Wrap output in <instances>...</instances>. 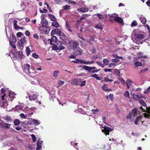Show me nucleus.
Returning a JSON list of instances; mask_svg holds the SVG:
<instances>
[{"instance_id":"nucleus-1","label":"nucleus","mask_w":150,"mask_h":150,"mask_svg":"<svg viewBox=\"0 0 150 150\" xmlns=\"http://www.w3.org/2000/svg\"><path fill=\"white\" fill-rule=\"evenodd\" d=\"M39 30L42 34H47L49 33L50 29L46 26H41L39 27Z\"/></svg>"},{"instance_id":"nucleus-2","label":"nucleus","mask_w":150,"mask_h":150,"mask_svg":"<svg viewBox=\"0 0 150 150\" xmlns=\"http://www.w3.org/2000/svg\"><path fill=\"white\" fill-rule=\"evenodd\" d=\"M69 45L74 50L76 48H77L79 47V43L74 40H71L69 42Z\"/></svg>"},{"instance_id":"nucleus-3","label":"nucleus","mask_w":150,"mask_h":150,"mask_svg":"<svg viewBox=\"0 0 150 150\" xmlns=\"http://www.w3.org/2000/svg\"><path fill=\"white\" fill-rule=\"evenodd\" d=\"M25 38V36L22 37L18 42V45L19 47H23V45L26 43Z\"/></svg>"},{"instance_id":"nucleus-4","label":"nucleus","mask_w":150,"mask_h":150,"mask_svg":"<svg viewBox=\"0 0 150 150\" xmlns=\"http://www.w3.org/2000/svg\"><path fill=\"white\" fill-rule=\"evenodd\" d=\"M110 17L111 18V19H110V20L111 21H115L120 23H121V24H123V20L122 18H120V17H113L112 15L110 16Z\"/></svg>"},{"instance_id":"nucleus-5","label":"nucleus","mask_w":150,"mask_h":150,"mask_svg":"<svg viewBox=\"0 0 150 150\" xmlns=\"http://www.w3.org/2000/svg\"><path fill=\"white\" fill-rule=\"evenodd\" d=\"M30 66L29 64H25L24 65V71L28 74L33 73L30 71Z\"/></svg>"},{"instance_id":"nucleus-6","label":"nucleus","mask_w":150,"mask_h":150,"mask_svg":"<svg viewBox=\"0 0 150 150\" xmlns=\"http://www.w3.org/2000/svg\"><path fill=\"white\" fill-rule=\"evenodd\" d=\"M85 68H86L87 69V71H88L89 72H91L92 73H95L97 72L98 71L100 70V69L96 70L94 71H92L93 69H96L95 67H89L88 66H85Z\"/></svg>"},{"instance_id":"nucleus-7","label":"nucleus","mask_w":150,"mask_h":150,"mask_svg":"<svg viewBox=\"0 0 150 150\" xmlns=\"http://www.w3.org/2000/svg\"><path fill=\"white\" fill-rule=\"evenodd\" d=\"M135 40L137 41H139L143 39L144 36L142 34H137L134 33L133 35Z\"/></svg>"},{"instance_id":"nucleus-8","label":"nucleus","mask_w":150,"mask_h":150,"mask_svg":"<svg viewBox=\"0 0 150 150\" xmlns=\"http://www.w3.org/2000/svg\"><path fill=\"white\" fill-rule=\"evenodd\" d=\"M103 128V129H102V132L104 133V134H106V136L107 135H109V132H110L112 130V129L106 126H105Z\"/></svg>"},{"instance_id":"nucleus-9","label":"nucleus","mask_w":150,"mask_h":150,"mask_svg":"<svg viewBox=\"0 0 150 150\" xmlns=\"http://www.w3.org/2000/svg\"><path fill=\"white\" fill-rule=\"evenodd\" d=\"M74 54L76 55H81L83 53L82 50L79 47L77 48H76L74 50Z\"/></svg>"},{"instance_id":"nucleus-10","label":"nucleus","mask_w":150,"mask_h":150,"mask_svg":"<svg viewBox=\"0 0 150 150\" xmlns=\"http://www.w3.org/2000/svg\"><path fill=\"white\" fill-rule=\"evenodd\" d=\"M82 81V80L80 79H75L71 81V83L72 84L77 86L79 85V83Z\"/></svg>"},{"instance_id":"nucleus-11","label":"nucleus","mask_w":150,"mask_h":150,"mask_svg":"<svg viewBox=\"0 0 150 150\" xmlns=\"http://www.w3.org/2000/svg\"><path fill=\"white\" fill-rule=\"evenodd\" d=\"M28 96L29 98V100L31 101H33L36 100L38 96L36 93L33 94L32 96L30 94H28Z\"/></svg>"},{"instance_id":"nucleus-12","label":"nucleus","mask_w":150,"mask_h":150,"mask_svg":"<svg viewBox=\"0 0 150 150\" xmlns=\"http://www.w3.org/2000/svg\"><path fill=\"white\" fill-rule=\"evenodd\" d=\"M57 40V38L56 36H52L51 39H50V43L51 45H53L54 44L52 42L54 43L56 42Z\"/></svg>"},{"instance_id":"nucleus-13","label":"nucleus","mask_w":150,"mask_h":150,"mask_svg":"<svg viewBox=\"0 0 150 150\" xmlns=\"http://www.w3.org/2000/svg\"><path fill=\"white\" fill-rule=\"evenodd\" d=\"M145 108H146L144 109L142 108V107H141L140 108L143 112H146L150 114V107H147L146 106Z\"/></svg>"},{"instance_id":"nucleus-14","label":"nucleus","mask_w":150,"mask_h":150,"mask_svg":"<svg viewBox=\"0 0 150 150\" xmlns=\"http://www.w3.org/2000/svg\"><path fill=\"white\" fill-rule=\"evenodd\" d=\"M130 113H131L132 116H136L137 115V109L136 108H134L133 109L132 112Z\"/></svg>"},{"instance_id":"nucleus-15","label":"nucleus","mask_w":150,"mask_h":150,"mask_svg":"<svg viewBox=\"0 0 150 150\" xmlns=\"http://www.w3.org/2000/svg\"><path fill=\"white\" fill-rule=\"evenodd\" d=\"M142 115L137 116L134 121V123L136 125H138L139 121L142 119Z\"/></svg>"},{"instance_id":"nucleus-16","label":"nucleus","mask_w":150,"mask_h":150,"mask_svg":"<svg viewBox=\"0 0 150 150\" xmlns=\"http://www.w3.org/2000/svg\"><path fill=\"white\" fill-rule=\"evenodd\" d=\"M31 122L32 123L35 125H38L40 123V121H39L38 120L35 119L32 120Z\"/></svg>"},{"instance_id":"nucleus-17","label":"nucleus","mask_w":150,"mask_h":150,"mask_svg":"<svg viewBox=\"0 0 150 150\" xmlns=\"http://www.w3.org/2000/svg\"><path fill=\"white\" fill-rule=\"evenodd\" d=\"M108 86L107 84H104L103 86L102 87L103 89L106 91H112V90L110 88H108L107 86Z\"/></svg>"},{"instance_id":"nucleus-18","label":"nucleus","mask_w":150,"mask_h":150,"mask_svg":"<svg viewBox=\"0 0 150 150\" xmlns=\"http://www.w3.org/2000/svg\"><path fill=\"white\" fill-rule=\"evenodd\" d=\"M132 82L130 79H128L126 82V83L127 85V87L128 88H129L130 86L132 84Z\"/></svg>"},{"instance_id":"nucleus-19","label":"nucleus","mask_w":150,"mask_h":150,"mask_svg":"<svg viewBox=\"0 0 150 150\" xmlns=\"http://www.w3.org/2000/svg\"><path fill=\"white\" fill-rule=\"evenodd\" d=\"M76 61L70 60L71 62H73L74 63H80L82 64L83 63V61L82 60L79 59H76Z\"/></svg>"},{"instance_id":"nucleus-20","label":"nucleus","mask_w":150,"mask_h":150,"mask_svg":"<svg viewBox=\"0 0 150 150\" xmlns=\"http://www.w3.org/2000/svg\"><path fill=\"white\" fill-rule=\"evenodd\" d=\"M10 38L11 39L10 41L13 42H15L16 41V39L14 35L13 34H11L10 35Z\"/></svg>"},{"instance_id":"nucleus-21","label":"nucleus","mask_w":150,"mask_h":150,"mask_svg":"<svg viewBox=\"0 0 150 150\" xmlns=\"http://www.w3.org/2000/svg\"><path fill=\"white\" fill-rule=\"evenodd\" d=\"M16 53L18 55V57H19L20 58H23V55L22 52L20 51H17L16 52Z\"/></svg>"},{"instance_id":"nucleus-22","label":"nucleus","mask_w":150,"mask_h":150,"mask_svg":"<svg viewBox=\"0 0 150 150\" xmlns=\"http://www.w3.org/2000/svg\"><path fill=\"white\" fill-rule=\"evenodd\" d=\"M78 10L82 12H87L88 10V8H83L78 9Z\"/></svg>"},{"instance_id":"nucleus-23","label":"nucleus","mask_w":150,"mask_h":150,"mask_svg":"<svg viewBox=\"0 0 150 150\" xmlns=\"http://www.w3.org/2000/svg\"><path fill=\"white\" fill-rule=\"evenodd\" d=\"M42 26H46L48 24L47 21L46 19H43L41 21Z\"/></svg>"},{"instance_id":"nucleus-24","label":"nucleus","mask_w":150,"mask_h":150,"mask_svg":"<svg viewBox=\"0 0 150 150\" xmlns=\"http://www.w3.org/2000/svg\"><path fill=\"white\" fill-rule=\"evenodd\" d=\"M52 25L55 28H57L59 26L58 23L56 21H54V22L52 23Z\"/></svg>"},{"instance_id":"nucleus-25","label":"nucleus","mask_w":150,"mask_h":150,"mask_svg":"<svg viewBox=\"0 0 150 150\" xmlns=\"http://www.w3.org/2000/svg\"><path fill=\"white\" fill-rule=\"evenodd\" d=\"M42 148L41 143L38 142H37V143L36 150H40Z\"/></svg>"},{"instance_id":"nucleus-26","label":"nucleus","mask_w":150,"mask_h":150,"mask_svg":"<svg viewBox=\"0 0 150 150\" xmlns=\"http://www.w3.org/2000/svg\"><path fill=\"white\" fill-rule=\"evenodd\" d=\"M140 20L141 22L144 24H146V19L143 17H140Z\"/></svg>"},{"instance_id":"nucleus-27","label":"nucleus","mask_w":150,"mask_h":150,"mask_svg":"<svg viewBox=\"0 0 150 150\" xmlns=\"http://www.w3.org/2000/svg\"><path fill=\"white\" fill-rule=\"evenodd\" d=\"M88 16L89 15L88 14H83L81 18H80V20L81 21H82L83 20L85 19L86 18L88 17Z\"/></svg>"},{"instance_id":"nucleus-28","label":"nucleus","mask_w":150,"mask_h":150,"mask_svg":"<svg viewBox=\"0 0 150 150\" xmlns=\"http://www.w3.org/2000/svg\"><path fill=\"white\" fill-rule=\"evenodd\" d=\"M17 21L16 20H15L13 21V26L16 29H17L19 28V27L17 24Z\"/></svg>"},{"instance_id":"nucleus-29","label":"nucleus","mask_w":150,"mask_h":150,"mask_svg":"<svg viewBox=\"0 0 150 150\" xmlns=\"http://www.w3.org/2000/svg\"><path fill=\"white\" fill-rule=\"evenodd\" d=\"M137 54L139 56L138 58H141L142 57L146 58L147 57V56L146 55L143 56V53L141 52H138L137 53Z\"/></svg>"},{"instance_id":"nucleus-30","label":"nucleus","mask_w":150,"mask_h":150,"mask_svg":"<svg viewBox=\"0 0 150 150\" xmlns=\"http://www.w3.org/2000/svg\"><path fill=\"white\" fill-rule=\"evenodd\" d=\"M48 16L50 17L51 20L52 21H54L56 19V18L54 15L49 14Z\"/></svg>"},{"instance_id":"nucleus-31","label":"nucleus","mask_w":150,"mask_h":150,"mask_svg":"<svg viewBox=\"0 0 150 150\" xmlns=\"http://www.w3.org/2000/svg\"><path fill=\"white\" fill-rule=\"evenodd\" d=\"M139 102L143 106L146 107L147 105L145 102L142 100H139Z\"/></svg>"},{"instance_id":"nucleus-32","label":"nucleus","mask_w":150,"mask_h":150,"mask_svg":"<svg viewBox=\"0 0 150 150\" xmlns=\"http://www.w3.org/2000/svg\"><path fill=\"white\" fill-rule=\"evenodd\" d=\"M94 40V38L92 37L88 40H87V42L90 44L93 45V44Z\"/></svg>"},{"instance_id":"nucleus-33","label":"nucleus","mask_w":150,"mask_h":150,"mask_svg":"<svg viewBox=\"0 0 150 150\" xmlns=\"http://www.w3.org/2000/svg\"><path fill=\"white\" fill-rule=\"evenodd\" d=\"M60 39H61L62 40V41L63 42H65V40L66 39V38H67V36H66L65 35H64L62 34L60 35Z\"/></svg>"},{"instance_id":"nucleus-34","label":"nucleus","mask_w":150,"mask_h":150,"mask_svg":"<svg viewBox=\"0 0 150 150\" xmlns=\"http://www.w3.org/2000/svg\"><path fill=\"white\" fill-rule=\"evenodd\" d=\"M91 77H94L96 79L98 80H101V79L100 77H98V75L96 74H92L91 75Z\"/></svg>"},{"instance_id":"nucleus-35","label":"nucleus","mask_w":150,"mask_h":150,"mask_svg":"<svg viewBox=\"0 0 150 150\" xmlns=\"http://www.w3.org/2000/svg\"><path fill=\"white\" fill-rule=\"evenodd\" d=\"M11 125L9 124L5 123L3 128L5 129H8L10 127Z\"/></svg>"},{"instance_id":"nucleus-36","label":"nucleus","mask_w":150,"mask_h":150,"mask_svg":"<svg viewBox=\"0 0 150 150\" xmlns=\"http://www.w3.org/2000/svg\"><path fill=\"white\" fill-rule=\"evenodd\" d=\"M55 30L56 31V33L60 35L62 33V31L60 29L56 28L55 29Z\"/></svg>"},{"instance_id":"nucleus-37","label":"nucleus","mask_w":150,"mask_h":150,"mask_svg":"<svg viewBox=\"0 0 150 150\" xmlns=\"http://www.w3.org/2000/svg\"><path fill=\"white\" fill-rule=\"evenodd\" d=\"M8 100L12 102L13 99H14V98L13 96H12L11 97V94L10 92L9 93V95H8Z\"/></svg>"},{"instance_id":"nucleus-38","label":"nucleus","mask_w":150,"mask_h":150,"mask_svg":"<svg viewBox=\"0 0 150 150\" xmlns=\"http://www.w3.org/2000/svg\"><path fill=\"white\" fill-rule=\"evenodd\" d=\"M103 62L104 64L108 65L109 64V61L106 59H104L103 60Z\"/></svg>"},{"instance_id":"nucleus-39","label":"nucleus","mask_w":150,"mask_h":150,"mask_svg":"<svg viewBox=\"0 0 150 150\" xmlns=\"http://www.w3.org/2000/svg\"><path fill=\"white\" fill-rule=\"evenodd\" d=\"M96 15L98 16V18L99 19L102 20L103 19V16L100 13H98L96 14Z\"/></svg>"},{"instance_id":"nucleus-40","label":"nucleus","mask_w":150,"mask_h":150,"mask_svg":"<svg viewBox=\"0 0 150 150\" xmlns=\"http://www.w3.org/2000/svg\"><path fill=\"white\" fill-rule=\"evenodd\" d=\"M94 63V62L93 61L85 62L84 60L83 61V63L86 64H92Z\"/></svg>"},{"instance_id":"nucleus-41","label":"nucleus","mask_w":150,"mask_h":150,"mask_svg":"<svg viewBox=\"0 0 150 150\" xmlns=\"http://www.w3.org/2000/svg\"><path fill=\"white\" fill-rule=\"evenodd\" d=\"M26 52L27 55V56H28L30 54V50L29 47H26Z\"/></svg>"},{"instance_id":"nucleus-42","label":"nucleus","mask_w":150,"mask_h":150,"mask_svg":"<svg viewBox=\"0 0 150 150\" xmlns=\"http://www.w3.org/2000/svg\"><path fill=\"white\" fill-rule=\"evenodd\" d=\"M14 124L15 125H18L20 123V121L18 119H16L13 122Z\"/></svg>"},{"instance_id":"nucleus-43","label":"nucleus","mask_w":150,"mask_h":150,"mask_svg":"<svg viewBox=\"0 0 150 150\" xmlns=\"http://www.w3.org/2000/svg\"><path fill=\"white\" fill-rule=\"evenodd\" d=\"M95 27L96 28L102 30L103 28L102 26H101L100 24H97L96 25Z\"/></svg>"},{"instance_id":"nucleus-44","label":"nucleus","mask_w":150,"mask_h":150,"mask_svg":"<svg viewBox=\"0 0 150 150\" xmlns=\"http://www.w3.org/2000/svg\"><path fill=\"white\" fill-rule=\"evenodd\" d=\"M124 96L127 98H129V92L128 91H126L124 93Z\"/></svg>"},{"instance_id":"nucleus-45","label":"nucleus","mask_w":150,"mask_h":150,"mask_svg":"<svg viewBox=\"0 0 150 150\" xmlns=\"http://www.w3.org/2000/svg\"><path fill=\"white\" fill-rule=\"evenodd\" d=\"M134 65L135 66H142V63L141 62H136L134 63Z\"/></svg>"},{"instance_id":"nucleus-46","label":"nucleus","mask_w":150,"mask_h":150,"mask_svg":"<svg viewBox=\"0 0 150 150\" xmlns=\"http://www.w3.org/2000/svg\"><path fill=\"white\" fill-rule=\"evenodd\" d=\"M59 73V71L58 70L55 71L53 73L54 76L55 77H57L58 74Z\"/></svg>"},{"instance_id":"nucleus-47","label":"nucleus","mask_w":150,"mask_h":150,"mask_svg":"<svg viewBox=\"0 0 150 150\" xmlns=\"http://www.w3.org/2000/svg\"><path fill=\"white\" fill-rule=\"evenodd\" d=\"M9 43L10 45L14 49L16 48V46L12 42L9 41Z\"/></svg>"},{"instance_id":"nucleus-48","label":"nucleus","mask_w":150,"mask_h":150,"mask_svg":"<svg viewBox=\"0 0 150 150\" xmlns=\"http://www.w3.org/2000/svg\"><path fill=\"white\" fill-rule=\"evenodd\" d=\"M150 92V88L149 86L145 90L144 93L145 94H147Z\"/></svg>"},{"instance_id":"nucleus-49","label":"nucleus","mask_w":150,"mask_h":150,"mask_svg":"<svg viewBox=\"0 0 150 150\" xmlns=\"http://www.w3.org/2000/svg\"><path fill=\"white\" fill-rule=\"evenodd\" d=\"M104 81L105 82L107 81H111L112 82L113 81L112 79H109L108 78L105 77L104 78Z\"/></svg>"},{"instance_id":"nucleus-50","label":"nucleus","mask_w":150,"mask_h":150,"mask_svg":"<svg viewBox=\"0 0 150 150\" xmlns=\"http://www.w3.org/2000/svg\"><path fill=\"white\" fill-rule=\"evenodd\" d=\"M80 83H79V85H80V86H83L85 85L86 83V81L84 80L83 81H82Z\"/></svg>"},{"instance_id":"nucleus-51","label":"nucleus","mask_w":150,"mask_h":150,"mask_svg":"<svg viewBox=\"0 0 150 150\" xmlns=\"http://www.w3.org/2000/svg\"><path fill=\"white\" fill-rule=\"evenodd\" d=\"M64 9L66 10H69L70 8V6L68 5H66L63 7Z\"/></svg>"},{"instance_id":"nucleus-52","label":"nucleus","mask_w":150,"mask_h":150,"mask_svg":"<svg viewBox=\"0 0 150 150\" xmlns=\"http://www.w3.org/2000/svg\"><path fill=\"white\" fill-rule=\"evenodd\" d=\"M137 25V22L135 20L133 21L131 23V25L133 26H136Z\"/></svg>"},{"instance_id":"nucleus-53","label":"nucleus","mask_w":150,"mask_h":150,"mask_svg":"<svg viewBox=\"0 0 150 150\" xmlns=\"http://www.w3.org/2000/svg\"><path fill=\"white\" fill-rule=\"evenodd\" d=\"M115 72L117 76H119L120 75V72L118 70L115 69Z\"/></svg>"},{"instance_id":"nucleus-54","label":"nucleus","mask_w":150,"mask_h":150,"mask_svg":"<svg viewBox=\"0 0 150 150\" xmlns=\"http://www.w3.org/2000/svg\"><path fill=\"white\" fill-rule=\"evenodd\" d=\"M126 118L127 119H129L131 120L132 119V115L131 113L129 112L128 115L126 116Z\"/></svg>"},{"instance_id":"nucleus-55","label":"nucleus","mask_w":150,"mask_h":150,"mask_svg":"<svg viewBox=\"0 0 150 150\" xmlns=\"http://www.w3.org/2000/svg\"><path fill=\"white\" fill-rule=\"evenodd\" d=\"M12 57L13 60H16L17 58V54H16V53L15 54L13 53V56Z\"/></svg>"},{"instance_id":"nucleus-56","label":"nucleus","mask_w":150,"mask_h":150,"mask_svg":"<svg viewBox=\"0 0 150 150\" xmlns=\"http://www.w3.org/2000/svg\"><path fill=\"white\" fill-rule=\"evenodd\" d=\"M99 110L98 109H93L91 110L92 112V113L95 114H96V113L98 112Z\"/></svg>"},{"instance_id":"nucleus-57","label":"nucleus","mask_w":150,"mask_h":150,"mask_svg":"<svg viewBox=\"0 0 150 150\" xmlns=\"http://www.w3.org/2000/svg\"><path fill=\"white\" fill-rule=\"evenodd\" d=\"M148 70V68H145L144 69H142L140 72L139 74H141L142 73H143L147 71Z\"/></svg>"},{"instance_id":"nucleus-58","label":"nucleus","mask_w":150,"mask_h":150,"mask_svg":"<svg viewBox=\"0 0 150 150\" xmlns=\"http://www.w3.org/2000/svg\"><path fill=\"white\" fill-rule=\"evenodd\" d=\"M96 62L98 64L101 66L102 67H104V65L100 62L97 61Z\"/></svg>"},{"instance_id":"nucleus-59","label":"nucleus","mask_w":150,"mask_h":150,"mask_svg":"<svg viewBox=\"0 0 150 150\" xmlns=\"http://www.w3.org/2000/svg\"><path fill=\"white\" fill-rule=\"evenodd\" d=\"M31 136L32 137L33 142H35V141L36 139L35 135L33 134H32Z\"/></svg>"},{"instance_id":"nucleus-60","label":"nucleus","mask_w":150,"mask_h":150,"mask_svg":"<svg viewBox=\"0 0 150 150\" xmlns=\"http://www.w3.org/2000/svg\"><path fill=\"white\" fill-rule=\"evenodd\" d=\"M32 56L36 59H37L38 57V55L35 53H33L32 54Z\"/></svg>"},{"instance_id":"nucleus-61","label":"nucleus","mask_w":150,"mask_h":150,"mask_svg":"<svg viewBox=\"0 0 150 150\" xmlns=\"http://www.w3.org/2000/svg\"><path fill=\"white\" fill-rule=\"evenodd\" d=\"M52 49L54 50H57L58 49V47L57 45H53L52 47Z\"/></svg>"},{"instance_id":"nucleus-62","label":"nucleus","mask_w":150,"mask_h":150,"mask_svg":"<svg viewBox=\"0 0 150 150\" xmlns=\"http://www.w3.org/2000/svg\"><path fill=\"white\" fill-rule=\"evenodd\" d=\"M47 11V10L46 9H43V10H40V12L41 13H46Z\"/></svg>"},{"instance_id":"nucleus-63","label":"nucleus","mask_w":150,"mask_h":150,"mask_svg":"<svg viewBox=\"0 0 150 150\" xmlns=\"http://www.w3.org/2000/svg\"><path fill=\"white\" fill-rule=\"evenodd\" d=\"M108 97L111 100H113L114 99L113 95V94H110L109 95Z\"/></svg>"},{"instance_id":"nucleus-64","label":"nucleus","mask_w":150,"mask_h":150,"mask_svg":"<svg viewBox=\"0 0 150 150\" xmlns=\"http://www.w3.org/2000/svg\"><path fill=\"white\" fill-rule=\"evenodd\" d=\"M22 34V33L21 32H19L17 33L16 35L18 37H20Z\"/></svg>"}]
</instances>
